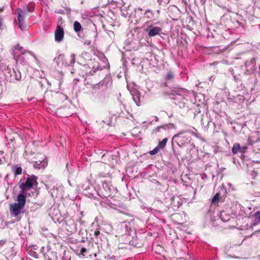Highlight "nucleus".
Masks as SVG:
<instances>
[{"label":"nucleus","mask_w":260,"mask_h":260,"mask_svg":"<svg viewBox=\"0 0 260 260\" xmlns=\"http://www.w3.org/2000/svg\"><path fill=\"white\" fill-rule=\"evenodd\" d=\"M44 249H45V247L43 246V247H41V249H40V252H41V253H42L43 255H44V254L45 253L44 252Z\"/></svg>","instance_id":"nucleus-51"},{"label":"nucleus","mask_w":260,"mask_h":260,"mask_svg":"<svg viewBox=\"0 0 260 260\" xmlns=\"http://www.w3.org/2000/svg\"><path fill=\"white\" fill-rule=\"evenodd\" d=\"M71 256L70 255V252L64 251L62 257V260H71Z\"/></svg>","instance_id":"nucleus-36"},{"label":"nucleus","mask_w":260,"mask_h":260,"mask_svg":"<svg viewBox=\"0 0 260 260\" xmlns=\"http://www.w3.org/2000/svg\"><path fill=\"white\" fill-rule=\"evenodd\" d=\"M167 141H168V139L167 138H165L161 141H160L159 142L157 146L159 147V148L160 149H163L165 147Z\"/></svg>","instance_id":"nucleus-32"},{"label":"nucleus","mask_w":260,"mask_h":260,"mask_svg":"<svg viewBox=\"0 0 260 260\" xmlns=\"http://www.w3.org/2000/svg\"><path fill=\"white\" fill-rule=\"evenodd\" d=\"M75 55L72 54L70 55V60L68 61L63 54H59L54 58V61L56 63L59 69L66 68L72 66L75 62Z\"/></svg>","instance_id":"nucleus-6"},{"label":"nucleus","mask_w":260,"mask_h":260,"mask_svg":"<svg viewBox=\"0 0 260 260\" xmlns=\"http://www.w3.org/2000/svg\"><path fill=\"white\" fill-rule=\"evenodd\" d=\"M64 35V32L63 27L59 25H57L54 32L55 42L57 43L61 42L63 39Z\"/></svg>","instance_id":"nucleus-14"},{"label":"nucleus","mask_w":260,"mask_h":260,"mask_svg":"<svg viewBox=\"0 0 260 260\" xmlns=\"http://www.w3.org/2000/svg\"><path fill=\"white\" fill-rule=\"evenodd\" d=\"M93 248L91 244H89L87 247H82L78 253V255L80 257H87L92 255L96 256V253L93 250Z\"/></svg>","instance_id":"nucleus-12"},{"label":"nucleus","mask_w":260,"mask_h":260,"mask_svg":"<svg viewBox=\"0 0 260 260\" xmlns=\"http://www.w3.org/2000/svg\"><path fill=\"white\" fill-rule=\"evenodd\" d=\"M87 67H89L88 66H87V65H84V68H85V69L87 68Z\"/></svg>","instance_id":"nucleus-58"},{"label":"nucleus","mask_w":260,"mask_h":260,"mask_svg":"<svg viewBox=\"0 0 260 260\" xmlns=\"http://www.w3.org/2000/svg\"><path fill=\"white\" fill-rule=\"evenodd\" d=\"M12 171L15 175H19L22 173V168L18 165L14 166L12 167Z\"/></svg>","instance_id":"nucleus-28"},{"label":"nucleus","mask_w":260,"mask_h":260,"mask_svg":"<svg viewBox=\"0 0 260 260\" xmlns=\"http://www.w3.org/2000/svg\"><path fill=\"white\" fill-rule=\"evenodd\" d=\"M111 3L116 5L119 8H122L124 6L125 3L123 0H111Z\"/></svg>","instance_id":"nucleus-29"},{"label":"nucleus","mask_w":260,"mask_h":260,"mask_svg":"<svg viewBox=\"0 0 260 260\" xmlns=\"http://www.w3.org/2000/svg\"><path fill=\"white\" fill-rule=\"evenodd\" d=\"M145 31L147 33L148 37H152L159 35L160 32L162 31V28L160 27L149 25L145 28Z\"/></svg>","instance_id":"nucleus-13"},{"label":"nucleus","mask_w":260,"mask_h":260,"mask_svg":"<svg viewBox=\"0 0 260 260\" xmlns=\"http://www.w3.org/2000/svg\"><path fill=\"white\" fill-rule=\"evenodd\" d=\"M28 253L30 256L35 258H37L39 257V255L33 249H29L28 250Z\"/></svg>","instance_id":"nucleus-35"},{"label":"nucleus","mask_w":260,"mask_h":260,"mask_svg":"<svg viewBox=\"0 0 260 260\" xmlns=\"http://www.w3.org/2000/svg\"><path fill=\"white\" fill-rule=\"evenodd\" d=\"M247 149H248V147L247 146L241 147V149H240V150L239 151V152H241L242 153H244L247 151Z\"/></svg>","instance_id":"nucleus-44"},{"label":"nucleus","mask_w":260,"mask_h":260,"mask_svg":"<svg viewBox=\"0 0 260 260\" xmlns=\"http://www.w3.org/2000/svg\"><path fill=\"white\" fill-rule=\"evenodd\" d=\"M171 10H173L174 11H178V9L175 7V6H173L171 8Z\"/></svg>","instance_id":"nucleus-50"},{"label":"nucleus","mask_w":260,"mask_h":260,"mask_svg":"<svg viewBox=\"0 0 260 260\" xmlns=\"http://www.w3.org/2000/svg\"><path fill=\"white\" fill-rule=\"evenodd\" d=\"M82 28L81 24L77 21L74 22V29L75 32H79Z\"/></svg>","instance_id":"nucleus-34"},{"label":"nucleus","mask_w":260,"mask_h":260,"mask_svg":"<svg viewBox=\"0 0 260 260\" xmlns=\"http://www.w3.org/2000/svg\"><path fill=\"white\" fill-rule=\"evenodd\" d=\"M26 176L20 180L19 187L22 192L27 194V196H33L38 185V177L35 175L26 174Z\"/></svg>","instance_id":"nucleus-1"},{"label":"nucleus","mask_w":260,"mask_h":260,"mask_svg":"<svg viewBox=\"0 0 260 260\" xmlns=\"http://www.w3.org/2000/svg\"><path fill=\"white\" fill-rule=\"evenodd\" d=\"M111 118L110 117H109L108 119H106V120H103V122L106 124H107V125H110V124L111 123Z\"/></svg>","instance_id":"nucleus-45"},{"label":"nucleus","mask_w":260,"mask_h":260,"mask_svg":"<svg viewBox=\"0 0 260 260\" xmlns=\"http://www.w3.org/2000/svg\"><path fill=\"white\" fill-rule=\"evenodd\" d=\"M122 106H123V107L124 108H125V106L124 105H122Z\"/></svg>","instance_id":"nucleus-59"},{"label":"nucleus","mask_w":260,"mask_h":260,"mask_svg":"<svg viewBox=\"0 0 260 260\" xmlns=\"http://www.w3.org/2000/svg\"><path fill=\"white\" fill-rule=\"evenodd\" d=\"M28 53L34 58L37 59L36 55L34 53L31 51L24 49L21 46H20L19 44L16 45L14 48L13 50V58L17 61V62H19L21 64H25L26 61L24 57V55Z\"/></svg>","instance_id":"nucleus-5"},{"label":"nucleus","mask_w":260,"mask_h":260,"mask_svg":"<svg viewBox=\"0 0 260 260\" xmlns=\"http://www.w3.org/2000/svg\"><path fill=\"white\" fill-rule=\"evenodd\" d=\"M27 194L25 193H19L17 197V203H14V204H17V205L21 206L24 207L26 203V198Z\"/></svg>","instance_id":"nucleus-18"},{"label":"nucleus","mask_w":260,"mask_h":260,"mask_svg":"<svg viewBox=\"0 0 260 260\" xmlns=\"http://www.w3.org/2000/svg\"><path fill=\"white\" fill-rule=\"evenodd\" d=\"M242 78V77L240 74L234 76V80L236 82H243Z\"/></svg>","instance_id":"nucleus-40"},{"label":"nucleus","mask_w":260,"mask_h":260,"mask_svg":"<svg viewBox=\"0 0 260 260\" xmlns=\"http://www.w3.org/2000/svg\"><path fill=\"white\" fill-rule=\"evenodd\" d=\"M173 128H174V125L172 123H169L168 124H165L157 127L155 129H153V132L154 133H156L157 132H159L161 129L166 130Z\"/></svg>","instance_id":"nucleus-24"},{"label":"nucleus","mask_w":260,"mask_h":260,"mask_svg":"<svg viewBox=\"0 0 260 260\" xmlns=\"http://www.w3.org/2000/svg\"><path fill=\"white\" fill-rule=\"evenodd\" d=\"M211 122L212 118L210 114H209L208 113H206V114L202 115L201 118V124L205 131L208 130Z\"/></svg>","instance_id":"nucleus-17"},{"label":"nucleus","mask_w":260,"mask_h":260,"mask_svg":"<svg viewBox=\"0 0 260 260\" xmlns=\"http://www.w3.org/2000/svg\"><path fill=\"white\" fill-rule=\"evenodd\" d=\"M152 15V13L150 10H147L145 13V16L148 18H151Z\"/></svg>","instance_id":"nucleus-43"},{"label":"nucleus","mask_w":260,"mask_h":260,"mask_svg":"<svg viewBox=\"0 0 260 260\" xmlns=\"http://www.w3.org/2000/svg\"><path fill=\"white\" fill-rule=\"evenodd\" d=\"M121 229L123 231H124L125 232V234L127 235H130V233H131V228L130 226H129L128 224H127V223H122L121 224Z\"/></svg>","instance_id":"nucleus-27"},{"label":"nucleus","mask_w":260,"mask_h":260,"mask_svg":"<svg viewBox=\"0 0 260 260\" xmlns=\"http://www.w3.org/2000/svg\"><path fill=\"white\" fill-rule=\"evenodd\" d=\"M18 11V27L21 30H24L25 29L24 26V17L26 13L22 11L20 8L17 9Z\"/></svg>","instance_id":"nucleus-15"},{"label":"nucleus","mask_w":260,"mask_h":260,"mask_svg":"<svg viewBox=\"0 0 260 260\" xmlns=\"http://www.w3.org/2000/svg\"><path fill=\"white\" fill-rule=\"evenodd\" d=\"M35 9V4L34 3L27 5L25 6L24 9L25 11L27 12H32L34 11Z\"/></svg>","instance_id":"nucleus-33"},{"label":"nucleus","mask_w":260,"mask_h":260,"mask_svg":"<svg viewBox=\"0 0 260 260\" xmlns=\"http://www.w3.org/2000/svg\"><path fill=\"white\" fill-rule=\"evenodd\" d=\"M83 191V193L84 196L90 198H97V190L91 185L89 180H87L85 183L81 186Z\"/></svg>","instance_id":"nucleus-7"},{"label":"nucleus","mask_w":260,"mask_h":260,"mask_svg":"<svg viewBox=\"0 0 260 260\" xmlns=\"http://www.w3.org/2000/svg\"><path fill=\"white\" fill-rule=\"evenodd\" d=\"M160 149L158 146L155 147L152 150L150 151L149 153L151 155H154L157 153Z\"/></svg>","instance_id":"nucleus-38"},{"label":"nucleus","mask_w":260,"mask_h":260,"mask_svg":"<svg viewBox=\"0 0 260 260\" xmlns=\"http://www.w3.org/2000/svg\"><path fill=\"white\" fill-rule=\"evenodd\" d=\"M13 72L14 73V76L16 80H20L21 78V75L20 73V72L17 70L16 71L15 70H13Z\"/></svg>","instance_id":"nucleus-37"},{"label":"nucleus","mask_w":260,"mask_h":260,"mask_svg":"<svg viewBox=\"0 0 260 260\" xmlns=\"http://www.w3.org/2000/svg\"><path fill=\"white\" fill-rule=\"evenodd\" d=\"M37 246L36 245H34L32 246L31 247H30L29 249H33L35 251V250L37 249V248H36Z\"/></svg>","instance_id":"nucleus-53"},{"label":"nucleus","mask_w":260,"mask_h":260,"mask_svg":"<svg viewBox=\"0 0 260 260\" xmlns=\"http://www.w3.org/2000/svg\"><path fill=\"white\" fill-rule=\"evenodd\" d=\"M117 189L113 186L111 181H102V187L97 190V196L103 199H108V204L111 205L120 207V204L114 202L108 199V198L112 199L117 193Z\"/></svg>","instance_id":"nucleus-2"},{"label":"nucleus","mask_w":260,"mask_h":260,"mask_svg":"<svg viewBox=\"0 0 260 260\" xmlns=\"http://www.w3.org/2000/svg\"><path fill=\"white\" fill-rule=\"evenodd\" d=\"M158 117H155V120L156 121H158Z\"/></svg>","instance_id":"nucleus-57"},{"label":"nucleus","mask_w":260,"mask_h":260,"mask_svg":"<svg viewBox=\"0 0 260 260\" xmlns=\"http://www.w3.org/2000/svg\"><path fill=\"white\" fill-rule=\"evenodd\" d=\"M241 149V146L239 143H235L232 148V152L234 154H237L239 152Z\"/></svg>","instance_id":"nucleus-31"},{"label":"nucleus","mask_w":260,"mask_h":260,"mask_svg":"<svg viewBox=\"0 0 260 260\" xmlns=\"http://www.w3.org/2000/svg\"><path fill=\"white\" fill-rule=\"evenodd\" d=\"M44 257L45 260H56L57 255L56 253L52 251H49L47 253L44 254Z\"/></svg>","instance_id":"nucleus-23"},{"label":"nucleus","mask_w":260,"mask_h":260,"mask_svg":"<svg viewBox=\"0 0 260 260\" xmlns=\"http://www.w3.org/2000/svg\"><path fill=\"white\" fill-rule=\"evenodd\" d=\"M191 138L184 132H181L174 136L172 142L176 143L180 147L189 146L191 148L194 147V144L190 143Z\"/></svg>","instance_id":"nucleus-4"},{"label":"nucleus","mask_w":260,"mask_h":260,"mask_svg":"<svg viewBox=\"0 0 260 260\" xmlns=\"http://www.w3.org/2000/svg\"><path fill=\"white\" fill-rule=\"evenodd\" d=\"M90 54L86 52V51H83L81 54L80 56L84 59H89L90 58Z\"/></svg>","instance_id":"nucleus-39"},{"label":"nucleus","mask_w":260,"mask_h":260,"mask_svg":"<svg viewBox=\"0 0 260 260\" xmlns=\"http://www.w3.org/2000/svg\"><path fill=\"white\" fill-rule=\"evenodd\" d=\"M3 18L0 16V29H2L3 25Z\"/></svg>","instance_id":"nucleus-49"},{"label":"nucleus","mask_w":260,"mask_h":260,"mask_svg":"<svg viewBox=\"0 0 260 260\" xmlns=\"http://www.w3.org/2000/svg\"><path fill=\"white\" fill-rule=\"evenodd\" d=\"M165 80V84L167 86L168 84L172 83L175 80V74L172 71H168L164 77Z\"/></svg>","instance_id":"nucleus-20"},{"label":"nucleus","mask_w":260,"mask_h":260,"mask_svg":"<svg viewBox=\"0 0 260 260\" xmlns=\"http://www.w3.org/2000/svg\"><path fill=\"white\" fill-rule=\"evenodd\" d=\"M6 240H1L0 241V247H2L6 243Z\"/></svg>","instance_id":"nucleus-48"},{"label":"nucleus","mask_w":260,"mask_h":260,"mask_svg":"<svg viewBox=\"0 0 260 260\" xmlns=\"http://www.w3.org/2000/svg\"><path fill=\"white\" fill-rule=\"evenodd\" d=\"M116 256L113 255H110L108 254L105 256V258L107 260H115L116 259Z\"/></svg>","instance_id":"nucleus-42"},{"label":"nucleus","mask_w":260,"mask_h":260,"mask_svg":"<svg viewBox=\"0 0 260 260\" xmlns=\"http://www.w3.org/2000/svg\"><path fill=\"white\" fill-rule=\"evenodd\" d=\"M256 61L254 58L247 60L244 65V74L249 75L253 74L255 71Z\"/></svg>","instance_id":"nucleus-11"},{"label":"nucleus","mask_w":260,"mask_h":260,"mask_svg":"<svg viewBox=\"0 0 260 260\" xmlns=\"http://www.w3.org/2000/svg\"><path fill=\"white\" fill-rule=\"evenodd\" d=\"M214 79V78L213 77V76H211L209 78L210 81L212 82V81H213Z\"/></svg>","instance_id":"nucleus-54"},{"label":"nucleus","mask_w":260,"mask_h":260,"mask_svg":"<svg viewBox=\"0 0 260 260\" xmlns=\"http://www.w3.org/2000/svg\"><path fill=\"white\" fill-rule=\"evenodd\" d=\"M258 74L260 76V66L258 67Z\"/></svg>","instance_id":"nucleus-56"},{"label":"nucleus","mask_w":260,"mask_h":260,"mask_svg":"<svg viewBox=\"0 0 260 260\" xmlns=\"http://www.w3.org/2000/svg\"><path fill=\"white\" fill-rule=\"evenodd\" d=\"M99 176L101 177H106V175L103 174V173H100Z\"/></svg>","instance_id":"nucleus-55"},{"label":"nucleus","mask_w":260,"mask_h":260,"mask_svg":"<svg viewBox=\"0 0 260 260\" xmlns=\"http://www.w3.org/2000/svg\"><path fill=\"white\" fill-rule=\"evenodd\" d=\"M96 66L95 67V66H94L92 68H91L89 71H86V75L87 76H91L93 75V74L96 72V71H101L103 70L105 68V67H101L99 64V63L96 62Z\"/></svg>","instance_id":"nucleus-22"},{"label":"nucleus","mask_w":260,"mask_h":260,"mask_svg":"<svg viewBox=\"0 0 260 260\" xmlns=\"http://www.w3.org/2000/svg\"><path fill=\"white\" fill-rule=\"evenodd\" d=\"M48 165L47 158H44L42 160L36 161L33 164L35 169H41L45 168Z\"/></svg>","instance_id":"nucleus-19"},{"label":"nucleus","mask_w":260,"mask_h":260,"mask_svg":"<svg viewBox=\"0 0 260 260\" xmlns=\"http://www.w3.org/2000/svg\"><path fill=\"white\" fill-rule=\"evenodd\" d=\"M131 93L134 102L138 106H140L144 101L143 96H142L140 92L136 89L131 91Z\"/></svg>","instance_id":"nucleus-16"},{"label":"nucleus","mask_w":260,"mask_h":260,"mask_svg":"<svg viewBox=\"0 0 260 260\" xmlns=\"http://www.w3.org/2000/svg\"><path fill=\"white\" fill-rule=\"evenodd\" d=\"M129 244L134 247H140L142 245V240H140L137 236H135L129 241Z\"/></svg>","instance_id":"nucleus-21"},{"label":"nucleus","mask_w":260,"mask_h":260,"mask_svg":"<svg viewBox=\"0 0 260 260\" xmlns=\"http://www.w3.org/2000/svg\"><path fill=\"white\" fill-rule=\"evenodd\" d=\"M220 197V193L219 192H217L212 199L211 204L216 205L217 203H218Z\"/></svg>","instance_id":"nucleus-30"},{"label":"nucleus","mask_w":260,"mask_h":260,"mask_svg":"<svg viewBox=\"0 0 260 260\" xmlns=\"http://www.w3.org/2000/svg\"><path fill=\"white\" fill-rule=\"evenodd\" d=\"M103 158L105 160H107V163L114 167L117 165L119 161V155L117 151L113 152H107L103 155Z\"/></svg>","instance_id":"nucleus-9"},{"label":"nucleus","mask_w":260,"mask_h":260,"mask_svg":"<svg viewBox=\"0 0 260 260\" xmlns=\"http://www.w3.org/2000/svg\"><path fill=\"white\" fill-rule=\"evenodd\" d=\"M189 91L182 88H174L172 90V98L175 104L180 108H183L187 106V102L190 99Z\"/></svg>","instance_id":"nucleus-3"},{"label":"nucleus","mask_w":260,"mask_h":260,"mask_svg":"<svg viewBox=\"0 0 260 260\" xmlns=\"http://www.w3.org/2000/svg\"><path fill=\"white\" fill-rule=\"evenodd\" d=\"M170 0H158V3L160 5H162L163 3L165 4H168L169 3Z\"/></svg>","instance_id":"nucleus-46"},{"label":"nucleus","mask_w":260,"mask_h":260,"mask_svg":"<svg viewBox=\"0 0 260 260\" xmlns=\"http://www.w3.org/2000/svg\"><path fill=\"white\" fill-rule=\"evenodd\" d=\"M173 152L175 156L178 158V159H179L178 156L180 155L181 153L179 151L177 152L174 149H173Z\"/></svg>","instance_id":"nucleus-47"},{"label":"nucleus","mask_w":260,"mask_h":260,"mask_svg":"<svg viewBox=\"0 0 260 260\" xmlns=\"http://www.w3.org/2000/svg\"><path fill=\"white\" fill-rule=\"evenodd\" d=\"M73 227H71L70 228V232L72 233H75L77 231V228L76 224H74V222L73 221Z\"/></svg>","instance_id":"nucleus-41"},{"label":"nucleus","mask_w":260,"mask_h":260,"mask_svg":"<svg viewBox=\"0 0 260 260\" xmlns=\"http://www.w3.org/2000/svg\"><path fill=\"white\" fill-rule=\"evenodd\" d=\"M2 153H3V152H2V151H0V153H1V154H2Z\"/></svg>","instance_id":"nucleus-60"},{"label":"nucleus","mask_w":260,"mask_h":260,"mask_svg":"<svg viewBox=\"0 0 260 260\" xmlns=\"http://www.w3.org/2000/svg\"><path fill=\"white\" fill-rule=\"evenodd\" d=\"M23 207L17 205V204H12L10 206V212L13 217L16 218L17 221L20 220L24 213Z\"/></svg>","instance_id":"nucleus-8"},{"label":"nucleus","mask_w":260,"mask_h":260,"mask_svg":"<svg viewBox=\"0 0 260 260\" xmlns=\"http://www.w3.org/2000/svg\"><path fill=\"white\" fill-rule=\"evenodd\" d=\"M220 218L223 222H226L230 220L231 216L229 214H227L225 211H222L220 212Z\"/></svg>","instance_id":"nucleus-25"},{"label":"nucleus","mask_w":260,"mask_h":260,"mask_svg":"<svg viewBox=\"0 0 260 260\" xmlns=\"http://www.w3.org/2000/svg\"><path fill=\"white\" fill-rule=\"evenodd\" d=\"M91 44V42L90 41H86L84 42V44L86 45H89Z\"/></svg>","instance_id":"nucleus-52"},{"label":"nucleus","mask_w":260,"mask_h":260,"mask_svg":"<svg viewBox=\"0 0 260 260\" xmlns=\"http://www.w3.org/2000/svg\"><path fill=\"white\" fill-rule=\"evenodd\" d=\"M103 238H104L103 235L100 231H95L94 232V234L92 238V242L90 244L93 248L96 247L99 251L102 248Z\"/></svg>","instance_id":"nucleus-10"},{"label":"nucleus","mask_w":260,"mask_h":260,"mask_svg":"<svg viewBox=\"0 0 260 260\" xmlns=\"http://www.w3.org/2000/svg\"><path fill=\"white\" fill-rule=\"evenodd\" d=\"M254 220L251 223V225L255 226L260 222V211H257L253 215Z\"/></svg>","instance_id":"nucleus-26"}]
</instances>
